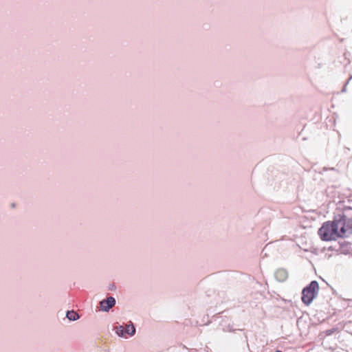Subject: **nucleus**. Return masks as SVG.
<instances>
[{
    "label": "nucleus",
    "instance_id": "1",
    "mask_svg": "<svg viewBox=\"0 0 352 352\" xmlns=\"http://www.w3.org/2000/svg\"><path fill=\"white\" fill-rule=\"evenodd\" d=\"M318 235L322 241H335L346 237L352 233V221L345 216L333 221H327L318 230Z\"/></svg>",
    "mask_w": 352,
    "mask_h": 352
},
{
    "label": "nucleus",
    "instance_id": "5",
    "mask_svg": "<svg viewBox=\"0 0 352 352\" xmlns=\"http://www.w3.org/2000/svg\"><path fill=\"white\" fill-rule=\"evenodd\" d=\"M276 279L279 281H284L287 278V273L284 269H279L275 273Z\"/></svg>",
    "mask_w": 352,
    "mask_h": 352
},
{
    "label": "nucleus",
    "instance_id": "2",
    "mask_svg": "<svg viewBox=\"0 0 352 352\" xmlns=\"http://www.w3.org/2000/svg\"><path fill=\"white\" fill-rule=\"evenodd\" d=\"M319 290V285L317 281L314 280L305 287L302 292V301L309 305L316 297Z\"/></svg>",
    "mask_w": 352,
    "mask_h": 352
},
{
    "label": "nucleus",
    "instance_id": "6",
    "mask_svg": "<svg viewBox=\"0 0 352 352\" xmlns=\"http://www.w3.org/2000/svg\"><path fill=\"white\" fill-rule=\"evenodd\" d=\"M67 317L69 320H76L79 318L78 314L74 311H67Z\"/></svg>",
    "mask_w": 352,
    "mask_h": 352
},
{
    "label": "nucleus",
    "instance_id": "3",
    "mask_svg": "<svg viewBox=\"0 0 352 352\" xmlns=\"http://www.w3.org/2000/svg\"><path fill=\"white\" fill-rule=\"evenodd\" d=\"M116 333L121 337H126L127 336H133L135 332L134 326L131 324H126L125 327L118 326L116 328Z\"/></svg>",
    "mask_w": 352,
    "mask_h": 352
},
{
    "label": "nucleus",
    "instance_id": "7",
    "mask_svg": "<svg viewBox=\"0 0 352 352\" xmlns=\"http://www.w3.org/2000/svg\"><path fill=\"white\" fill-rule=\"evenodd\" d=\"M334 331H335L334 330H329V331H327V334L330 335V334L333 333Z\"/></svg>",
    "mask_w": 352,
    "mask_h": 352
},
{
    "label": "nucleus",
    "instance_id": "4",
    "mask_svg": "<svg viewBox=\"0 0 352 352\" xmlns=\"http://www.w3.org/2000/svg\"><path fill=\"white\" fill-rule=\"evenodd\" d=\"M116 304V300L113 297L110 296L107 299L103 300L100 302V309L102 311H107L111 307H113Z\"/></svg>",
    "mask_w": 352,
    "mask_h": 352
}]
</instances>
